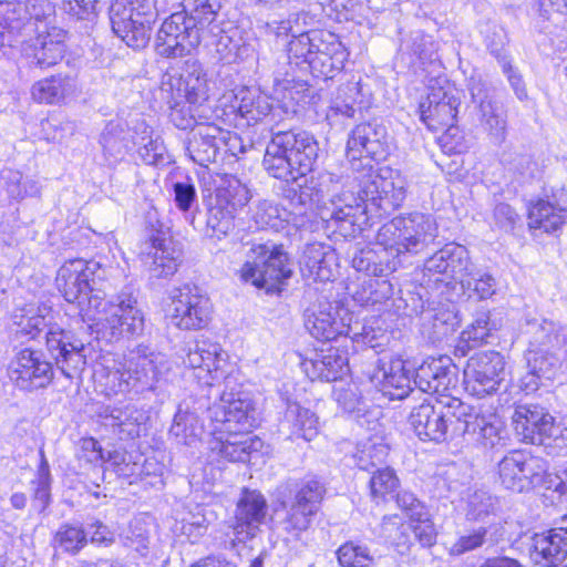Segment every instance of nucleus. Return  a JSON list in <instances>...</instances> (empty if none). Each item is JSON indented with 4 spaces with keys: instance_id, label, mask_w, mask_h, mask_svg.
I'll return each instance as SVG.
<instances>
[{
    "instance_id": "1",
    "label": "nucleus",
    "mask_w": 567,
    "mask_h": 567,
    "mask_svg": "<svg viewBox=\"0 0 567 567\" xmlns=\"http://www.w3.org/2000/svg\"><path fill=\"white\" fill-rule=\"evenodd\" d=\"M389 153L386 127L379 123L357 125L347 142L351 178L358 195L364 202L351 205L347 198L336 197L329 220L340 226L343 234H351L355 226L371 218H381L400 208L406 198V181L390 167L377 168L372 161L384 159Z\"/></svg>"
},
{
    "instance_id": "2",
    "label": "nucleus",
    "mask_w": 567,
    "mask_h": 567,
    "mask_svg": "<svg viewBox=\"0 0 567 567\" xmlns=\"http://www.w3.org/2000/svg\"><path fill=\"white\" fill-rule=\"evenodd\" d=\"M105 269L84 259L65 261L58 270L56 288L69 303H75L83 321L110 340L138 337L145 328L143 311L132 292L122 291L105 300L101 290Z\"/></svg>"
},
{
    "instance_id": "3",
    "label": "nucleus",
    "mask_w": 567,
    "mask_h": 567,
    "mask_svg": "<svg viewBox=\"0 0 567 567\" xmlns=\"http://www.w3.org/2000/svg\"><path fill=\"white\" fill-rule=\"evenodd\" d=\"M458 369L447 355L432 358L423 362L414 371V384L422 392L439 394L437 405L429 400L413 408L409 422L415 434L423 441L442 442L446 439L447 429L452 430L465 416L468 404L458 398L447 394L458 382Z\"/></svg>"
},
{
    "instance_id": "4",
    "label": "nucleus",
    "mask_w": 567,
    "mask_h": 567,
    "mask_svg": "<svg viewBox=\"0 0 567 567\" xmlns=\"http://www.w3.org/2000/svg\"><path fill=\"white\" fill-rule=\"evenodd\" d=\"M28 6L19 0H0V38L11 48H20L31 65L41 69L56 64L65 53V33L53 29L48 35L32 38L34 23L28 16Z\"/></svg>"
},
{
    "instance_id": "5",
    "label": "nucleus",
    "mask_w": 567,
    "mask_h": 567,
    "mask_svg": "<svg viewBox=\"0 0 567 567\" xmlns=\"http://www.w3.org/2000/svg\"><path fill=\"white\" fill-rule=\"evenodd\" d=\"M326 493V483L313 474L281 486L278 501L286 511V516L280 522L282 529L293 538H299L320 511Z\"/></svg>"
},
{
    "instance_id": "6",
    "label": "nucleus",
    "mask_w": 567,
    "mask_h": 567,
    "mask_svg": "<svg viewBox=\"0 0 567 567\" xmlns=\"http://www.w3.org/2000/svg\"><path fill=\"white\" fill-rule=\"evenodd\" d=\"M246 260L240 278L267 293H277L292 275L288 254L271 241L252 240L244 244Z\"/></svg>"
},
{
    "instance_id": "7",
    "label": "nucleus",
    "mask_w": 567,
    "mask_h": 567,
    "mask_svg": "<svg viewBox=\"0 0 567 567\" xmlns=\"http://www.w3.org/2000/svg\"><path fill=\"white\" fill-rule=\"evenodd\" d=\"M155 353L144 344L128 349L122 359L103 369V386L107 396L140 393L151 389L156 378Z\"/></svg>"
},
{
    "instance_id": "8",
    "label": "nucleus",
    "mask_w": 567,
    "mask_h": 567,
    "mask_svg": "<svg viewBox=\"0 0 567 567\" xmlns=\"http://www.w3.org/2000/svg\"><path fill=\"white\" fill-rule=\"evenodd\" d=\"M437 237L434 219L421 213L398 216L380 227L375 243L389 249L398 260L401 254H419L425 250Z\"/></svg>"
},
{
    "instance_id": "9",
    "label": "nucleus",
    "mask_w": 567,
    "mask_h": 567,
    "mask_svg": "<svg viewBox=\"0 0 567 567\" xmlns=\"http://www.w3.org/2000/svg\"><path fill=\"white\" fill-rule=\"evenodd\" d=\"M305 327L313 338L320 341H332L340 336H347L354 342L369 348L379 346L374 342L375 333L372 329L361 327V331H358L359 323L357 322L353 327L350 322H346L338 307L326 298H317L316 302L305 310Z\"/></svg>"
},
{
    "instance_id": "10",
    "label": "nucleus",
    "mask_w": 567,
    "mask_h": 567,
    "mask_svg": "<svg viewBox=\"0 0 567 567\" xmlns=\"http://www.w3.org/2000/svg\"><path fill=\"white\" fill-rule=\"evenodd\" d=\"M156 17L155 0H115L110 8L113 32L135 50L147 45Z\"/></svg>"
},
{
    "instance_id": "11",
    "label": "nucleus",
    "mask_w": 567,
    "mask_h": 567,
    "mask_svg": "<svg viewBox=\"0 0 567 567\" xmlns=\"http://www.w3.org/2000/svg\"><path fill=\"white\" fill-rule=\"evenodd\" d=\"M199 17L179 11L165 19L156 35L157 54L168 59L189 54L199 44L206 29L200 25Z\"/></svg>"
},
{
    "instance_id": "12",
    "label": "nucleus",
    "mask_w": 567,
    "mask_h": 567,
    "mask_svg": "<svg viewBox=\"0 0 567 567\" xmlns=\"http://www.w3.org/2000/svg\"><path fill=\"white\" fill-rule=\"evenodd\" d=\"M461 100L455 87H432L426 99L420 103V118L432 131L446 128L442 136L443 147L449 152L460 151V142L449 146V138L455 137L457 127L454 126Z\"/></svg>"
},
{
    "instance_id": "13",
    "label": "nucleus",
    "mask_w": 567,
    "mask_h": 567,
    "mask_svg": "<svg viewBox=\"0 0 567 567\" xmlns=\"http://www.w3.org/2000/svg\"><path fill=\"white\" fill-rule=\"evenodd\" d=\"M468 91L482 128L493 145L501 146L507 137V113L495 100V89L481 76H471Z\"/></svg>"
},
{
    "instance_id": "14",
    "label": "nucleus",
    "mask_w": 567,
    "mask_h": 567,
    "mask_svg": "<svg viewBox=\"0 0 567 567\" xmlns=\"http://www.w3.org/2000/svg\"><path fill=\"white\" fill-rule=\"evenodd\" d=\"M171 322L183 330H198L210 321L212 302L196 285L185 284L171 292Z\"/></svg>"
},
{
    "instance_id": "15",
    "label": "nucleus",
    "mask_w": 567,
    "mask_h": 567,
    "mask_svg": "<svg viewBox=\"0 0 567 567\" xmlns=\"http://www.w3.org/2000/svg\"><path fill=\"white\" fill-rule=\"evenodd\" d=\"M146 225L150 230L146 245L151 249L147 254L153 257L148 268L151 277L168 278L177 271L182 250L173 240L169 228L158 219L156 209L147 213Z\"/></svg>"
},
{
    "instance_id": "16",
    "label": "nucleus",
    "mask_w": 567,
    "mask_h": 567,
    "mask_svg": "<svg viewBox=\"0 0 567 567\" xmlns=\"http://www.w3.org/2000/svg\"><path fill=\"white\" fill-rule=\"evenodd\" d=\"M505 360L497 351L472 355L464 368V386L468 394L484 398L495 393L504 379Z\"/></svg>"
},
{
    "instance_id": "17",
    "label": "nucleus",
    "mask_w": 567,
    "mask_h": 567,
    "mask_svg": "<svg viewBox=\"0 0 567 567\" xmlns=\"http://www.w3.org/2000/svg\"><path fill=\"white\" fill-rule=\"evenodd\" d=\"M255 409L251 401L243 392H227L224 390L219 394V402L208 408V415L213 422L219 423L220 427L215 430H225L248 432L256 422L254 416Z\"/></svg>"
},
{
    "instance_id": "18",
    "label": "nucleus",
    "mask_w": 567,
    "mask_h": 567,
    "mask_svg": "<svg viewBox=\"0 0 567 567\" xmlns=\"http://www.w3.org/2000/svg\"><path fill=\"white\" fill-rule=\"evenodd\" d=\"M465 416L452 430V435H461L467 444L493 449L504 439V424L496 414H484L468 404Z\"/></svg>"
},
{
    "instance_id": "19",
    "label": "nucleus",
    "mask_w": 567,
    "mask_h": 567,
    "mask_svg": "<svg viewBox=\"0 0 567 567\" xmlns=\"http://www.w3.org/2000/svg\"><path fill=\"white\" fill-rule=\"evenodd\" d=\"M473 261L468 250L458 244H446L429 257L423 265V278L432 281V276H437L433 281L461 282L464 276L472 269Z\"/></svg>"
},
{
    "instance_id": "20",
    "label": "nucleus",
    "mask_w": 567,
    "mask_h": 567,
    "mask_svg": "<svg viewBox=\"0 0 567 567\" xmlns=\"http://www.w3.org/2000/svg\"><path fill=\"white\" fill-rule=\"evenodd\" d=\"M516 436L527 443L545 444L546 439L557 435L554 416L537 403H520L512 415Z\"/></svg>"
},
{
    "instance_id": "21",
    "label": "nucleus",
    "mask_w": 567,
    "mask_h": 567,
    "mask_svg": "<svg viewBox=\"0 0 567 567\" xmlns=\"http://www.w3.org/2000/svg\"><path fill=\"white\" fill-rule=\"evenodd\" d=\"M42 353L30 348L17 352L9 368V377L25 391L44 388L53 378L52 364L42 359Z\"/></svg>"
},
{
    "instance_id": "22",
    "label": "nucleus",
    "mask_w": 567,
    "mask_h": 567,
    "mask_svg": "<svg viewBox=\"0 0 567 567\" xmlns=\"http://www.w3.org/2000/svg\"><path fill=\"white\" fill-rule=\"evenodd\" d=\"M45 339L47 349L63 375L71 379L84 368V343L72 331L51 327Z\"/></svg>"
},
{
    "instance_id": "23",
    "label": "nucleus",
    "mask_w": 567,
    "mask_h": 567,
    "mask_svg": "<svg viewBox=\"0 0 567 567\" xmlns=\"http://www.w3.org/2000/svg\"><path fill=\"white\" fill-rule=\"evenodd\" d=\"M238 140L237 134H231L215 124H198L190 131L186 152L194 163L206 167L216 161L221 145Z\"/></svg>"
},
{
    "instance_id": "24",
    "label": "nucleus",
    "mask_w": 567,
    "mask_h": 567,
    "mask_svg": "<svg viewBox=\"0 0 567 567\" xmlns=\"http://www.w3.org/2000/svg\"><path fill=\"white\" fill-rule=\"evenodd\" d=\"M99 417L101 426L122 441L138 437L148 420L146 411L133 403L106 405L101 409Z\"/></svg>"
},
{
    "instance_id": "25",
    "label": "nucleus",
    "mask_w": 567,
    "mask_h": 567,
    "mask_svg": "<svg viewBox=\"0 0 567 567\" xmlns=\"http://www.w3.org/2000/svg\"><path fill=\"white\" fill-rule=\"evenodd\" d=\"M262 441L248 432L215 430L208 442L213 455L229 462H249L254 453L260 452Z\"/></svg>"
},
{
    "instance_id": "26",
    "label": "nucleus",
    "mask_w": 567,
    "mask_h": 567,
    "mask_svg": "<svg viewBox=\"0 0 567 567\" xmlns=\"http://www.w3.org/2000/svg\"><path fill=\"white\" fill-rule=\"evenodd\" d=\"M536 468L542 470L540 460L513 451L498 462V480L505 488L522 493L538 481Z\"/></svg>"
},
{
    "instance_id": "27",
    "label": "nucleus",
    "mask_w": 567,
    "mask_h": 567,
    "mask_svg": "<svg viewBox=\"0 0 567 567\" xmlns=\"http://www.w3.org/2000/svg\"><path fill=\"white\" fill-rule=\"evenodd\" d=\"M303 182L301 183L309 196L311 197L313 204H320L323 203L324 198L329 195H331L330 203L331 207H326L321 212V218L327 221L329 228H333V231H339L342 236H353L358 230L362 229V225L360 224L355 226V230L351 234H343L341 231L340 226H338L336 223H332V220H329V214L327 215L326 212L333 209V199L338 196H341L343 198H347V202L351 205L361 204L364 206V202L358 196L355 198L352 194H331L336 186L339 184H342V176L338 175L336 173L331 172H321L317 175H311L310 177H301Z\"/></svg>"
},
{
    "instance_id": "28",
    "label": "nucleus",
    "mask_w": 567,
    "mask_h": 567,
    "mask_svg": "<svg viewBox=\"0 0 567 567\" xmlns=\"http://www.w3.org/2000/svg\"><path fill=\"white\" fill-rule=\"evenodd\" d=\"M282 143V148L288 154L297 169V174L305 177L312 172L319 156V143L315 136L306 131L289 130L275 132Z\"/></svg>"
},
{
    "instance_id": "29",
    "label": "nucleus",
    "mask_w": 567,
    "mask_h": 567,
    "mask_svg": "<svg viewBox=\"0 0 567 567\" xmlns=\"http://www.w3.org/2000/svg\"><path fill=\"white\" fill-rule=\"evenodd\" d=\"M226 353L220 346L209 340H197L189 347L184 364L197 370L196 378L212 386L219 378V370L226 363Z\"/></svg>"
},
{
    "instance_id": "30",
    "label": "nucleus",
    "mask_w": 567,
    "mask_h": 567,
    "mask_svg": "<svg viewBox=\"0 0 567 567\" xmlns=\"http://www.w3.org/2000/svg\"><path fill=\"white\" fill-rule=\"evenodd\" d=\"M268 512L267 501L258 491L244 489L236 508L235 533L240 542L255 537L265 523Z\"/></svg>"
},
{
    "instance_id": "31",
    "label": "nucleus",
    "mask_w": 567,
    "mask_h": 567,
    "mask_svg": "<svg viewBox=\"0 0 567 567\" xmlns=\"http://www.w3.org/2000/svg\"><path fill=\"white\" fill-rule=\"evenodd\" d=\"M530 557L536 564L558 567L567 558V527L551 528L546 533L535 534Z\"/></svg>"
},
{
    "instance_id": "32",
    "label": "nucleus",
    "mask_w": 567,
    "mask_h": 567,
    "mask_svg": "<svg viewBox=\"0 0 567 567\" xmlns=\"http://www.w3.org/2000/svg\"><path fill=\"white\" fill-rule=\"evenodd\" d=\"M372 382L380 386V391L390 399H403L411 391V379L405 364L401 359H394L389 362H382L374 371Z\"/></svg>"
},
{
    "instance_id": "33",
    "label": "nucleus",
    "mask_w": 567,
    "mask_h": 567,
    "mask_svg": "<svg viewBox=\"0 0 567 567\" xmlns=\"http://www.w3.org/2000/svg\"><path fill=\"white\" fill-rule=\"evenodd\" d=\"M333 251L321 244L308 245L300 259L302 276L315 281H330L336 275Z\"/></svg>"
},
{
    "instance_id": "34",
    "label": "nucleus",
    "mask_w": 567,
    "mask_h": 567,
    "mask_svg": "<svg viewBox=\"0 0 567 567\" xmlns=\"http://www.w3.org/2000/svg\"><path fill=\"white\" fill-rule=\"evenodd\" d=\"M76 91L75 76L56 74L35 82L31 87V95L39 103L55 104L73 96Z\"/></svg>"
},
{
    "instance_id": "35",
    "label": "nucleus",
    "mask_w": 567,
    "mask_h": 567,
    "mask_svg": "<svg viewBox=\"0 0 567 567\" xmlns=\"http://www.w3.org/2000/svg\"><path fill=\"white\" fill-rule=\"evenodd\" d=\"M398 265L399 260H395L389 249L378 243L377 248H361L352 257V267L357 271L374 277H383L393 272Z\"/></svg>"
},
{
    "instance_id": "36",
    "label": "nucleus",
    "mask_w": 567,
    "mask_h": 567,
    "mask_svg": "<svg viewBox=\"0 0 567 567\" xmlns=\"http://www.w3.org/2000/svg\"><path fill=\"white\" fill-rule=\"evenodd\" d=\"M529 326L532 333L529 343L532 347H538V349L567 358V327L547 319L540 322H532Z\"/></svg>"
},
{
    "instance_id": "37",
    "label": "nucleus",
    "mask_w": 567,
    "mask_h": 567,
    "mask_svg": "<svg viewBox=\"0 0 567 567\" xmlns=\"http://www.w3.org/2000/svg\"><path fill=\"white\" fill-rule=\"evenodd\" d=\"M306 374L311 380L337 381L348 370L346 355L330 349L327 353H316L302 362Z\"/></svg>"
},
{
    "instance_id": "38",
    "label": "nucleus",
    "mask_w": 567,
    "mask_h": 567,
    "mask_svg": "<svg viewBox=\"0 0 567 567\" xmlns=\"http://www.w3.org/2000/svg\"><path fill=\"white\" fill-rule=\"evenodd\" d=\"M167 76L171 87L176 86L178 95H183L190 104H200L208 99L206 74L198 63L187 64L185 72L177 79L168 74Z\"/></svg>"
},
{
    "instance_id": "39",
    "label": "nucleus",
    "mask_w": 567,
    "mask_h": 567,
    "mask_svg": "<svg viewBox=\"0 0 567 567\" xmlns=\"http://www.w3.org/2000/svg\"><path fill=\"white\" fill-rule=\"evenodd\" d=\"M280 426L289 432L290 437L311 441L318 431V419L309 409L296 402H289L281 420Z\"/></svg>"
},
{
    "instance_id": "40",
    "label": "nucleus",
    "mask_w": 567,
    "mask_h": 567,
    "mask_svg": "<svg viewBox=\"0 0 567 567\" xmlns=\"http://www.w3.org/2000/svg\"><path fill=\"white\" fill-rule=\"evenodd\" d=\"M50 311L51 308L44 303H27L17 308L12 316L16 333L29 339L37 338L47 328L45 318Z\"/></svg>"
},
{
    "instance_id": "41",
    "label": "nucleus",
    "mask_w": 567,
    "mask_h": 567,
    "mask_svg": "<svg viewBox=\"0 0 567 567\" xmlns=\"http://www.w3.org/2000/svg\"><path fill=\"white\" fill-rule=\"evenodd\" d=\"M402 56H409V65L413 68H424L427 63L432 64L437 60L436 43L431 35L416 30L411 32L409 38L402 42Z\"/></svg>"
},
{
    "instance_id": "42",
    "label": "nucleus",
    "mask_w": 567,
    "mask_h": 567,
    "mask_svg": "<svg viewBox=\"0 0 567 567\" xmlns=\"http://www.w3.org/2000/svg\"><path fill=\"white\" fill-rule=\"evenodd\" d=\"M262 165L275 178L286 182H298L301 178L275 133L266 147Z\"/></svg>"
},
{
    "instance_id": "43",
    "label": "nucleus",
    "mask_w": 567,
    "mask_h": 567,
    "mask_svg": "<svg viewBox=\"0 0 567 567\" xmlns=\"http://www.w3.org/2000/svg\"><path fill=\"white\" fill-rule=\"evenodd\" d=\"M100 144L105 159L110 164L116 163L122 161L131 148L130 134L121 123L111 121L101 133Z\"/></svg>"
},
{
    "instance_id": "44",
    "label": "nucleus",
    "mask_w": 567,
    "mask_h": 567,
    "mask_svg": "<svg viewBox=\"0 0 567 567\" xmlns=\"http://www.w3.org/2000/svg\"><path fill=\"white\" fill-rule=\"evenodd\" d=\"M169 433L176 439L177 443L193 445L203 434V423L198 415L190 411L188 406L179 404Z\"/></svg>"
},
{
    "instance_id": "45",
    "label": "nucleus",
    "mask_w": 567,
    "mask_h": 567,
    "mask_svg": "<svg viewBox=\"0 0 567 567\" xmlns=\"http://www.w3.org/2000/svg\"><path fill=\"white\" fill-rule=\"evenodd\" d=\"M565 209L544 199L535 203L528 213V226L533 229H542L545 233L556 231L565 223Z\"/></svg>"
},
{
    "instance_id": "46",
    "label": "nucleus",
    "mask_w": 567,
    "mask_h": 567,
    "mask_svg": "<svg viewBox=\"0 0 567 567\" xmlns=\"http://www.w3.org/2000/svg\"><path fill=\"white\" fill-rule=\"evenodd\" d=\"M525 359L533 379L544 378L546 380H551L559 370L564 358L558 353L538 349V347H532L529 343V347L525 352Z\"/></svg>"
},
{
    "instance_id": "47",
    "label": "nucleus",
    "mask_w": 567,
    "mask_h": 567,
    "mask_svg": "<svg viewBox=\"0 0 567 567\" xmlns=\"http://www.w3.org/2000/svg\"><path fill=\"white\" fill-rule=\"evenodd\" d=\"M460 286L468 298L488 299L496 292V279L487 271L473 264L472 269L464 276Z\"/></svg>"
},
{
    "instance_id": "48",
    "label": "nucleus",
    "mask_w": 567,
    "mask_h": 567,
    "mask_svg": "<svg viewBox=\"0 0 567 567\" xmlns=\"http://www.w3.org/2000/svg\"><path fill=\"white\" fill-rule=\"evenodd\" d=\"M289 213L271 200H260L251 213V220L257 229L279 230L289 221Z\"/></svg>"
},
{
    "instance_id": "49",
    "label": "nucleus",
    "mask_w": 567,
    "mask_h": 567,
    "mask_svg": "<svg viewBox=\"0 0 567 567\" xmlns=\"http://www.w3.org/2000/svg\"><path fill=\"white\" fill-rule=\"evenodd\" d=\"M2 181L8 195L13 199L21 200L25 197H38L41 194L40 182L33 177H24L19 171H3Z\"/></svg>"
},
{
    "instance_id": "50",
    "label": "nucleus",
    "mask_w": 567,
    "mask_h": 567,
    "mask_svg": "<svg viewBox=\"0 0 567 567\" xmlns=\"http://www.w3.org/2000/svg\"><path fill=\"white\" fill-rule=\"evenodd\" d=\"M235 216L236 213L210 199L206 216L209 236L220 239L229 235L235 229Z\"/></svg>"
},
{
    "instance_id": "51",
    "label": "nucleus",
    "mask_w": 567,
    "mask_h": 567,
    "mask_svg": "<svg viewBox=\"0 0 567 567\" xmlns=\"http://www.w3.org/2000/svg\"><path fill=\"white\" fill-rule=\"evenodd\" d=\"M210 199L237 213L239 208L248 204L250 195L249 189L244 184L238 179H233L226 186L218 187Z\"/></svg>"
},
{
    "instance_id": "52",
    "label": "nucleus",
    "mask_w": 567,
    "mask_h": 567,
    "mask_svg": "<svg viewBox=\"0 0 567 567\" xmlns=\"http://www.w3.org/2000/svg\"><path fill=\"white\" fill-rule=\"evenodd\" d=\"M23 6L29 7L28 16L30 21L34 23L32 38H35L39 33L48 35V32H53V29H56L51 27L55 7L50 0H24Z\"/></svg>"
},
{
    "instance_id": "53",
    "label": "nucleus",
    "mask_w": 567,
    "mask_h": 567,
    "mask_svg": "<svg viewBox=\"0 0 567 567\" xmlns=\"http://www.w3.org/2000/svg\"><path fill=\"white\" fill-rule=\"evenodd\" d=\"M400 485V481L391 467H382L372 471L369 481L370 494L375 502L385 501L392 496Z\"/></svg>"
},
{
    "instance_id": "54",
    "label": "nucleus",
    "mask_w": 567,
    "mask_h": 567,
    "mask_svg": "<svg viewBox=\"0 0 567 567\" xmlns=\"http://www.w3.org/2000/svg\"><path fill=\"white\" fill-rule=\"evenodd\" d=\"M55 548L72 555L78 554L86 544V532L81 526L62 524L53 537Z\"/></svg>"
},
{
    "instance_id": "55",
    "label": "nucleus",
    "mask_w": 567,
    "mask_h": 567,
    "mask_svg": "<svg viewBox=\"0 0 567 567\" xmlns=\"http://www.w3.org/2000/svg\"><path fill=\"white\" fill-rule=\"evenodd\" d=\"M236 105L234 107L248 121H259L261 116L268 114L269 105L256 96V92L249 89H241L236 95Z\"/></svg>"
},
{
    "instance_id": "56",
    "label": "nucleus",
    "mask_w": 567,
    "mask_h": 567,
    "mask_svg": "<svg viewBox=\"0 0 567 567\" xmlns=\"http://www.w3.org/2000/svg\"><path fill=\"white\" fill-rule=\"evenodd\" d=\"M313 55H334V60L348 59V52L338 35L327 30H311Z\"/></svg>"
},
{
    "instance_id": "57",
    "label": "nucleus",
    "mask_w": 567,
    "mask_h": 567,
    "mask_svg": "<svg viewBox=\"0 0 567 567\" xmlns=\"http://www.w3.org/2000/svg\"><path fill=\"white\" fill-rule=\"evenodd\" d=\"M337 559L341 567H369L372 563L368 546L352 540L338 548Z\"/></svg>"
},
{
    "instance_id": "58",
    "label": "nucleus",
    "mask_w": 567,
    "mask_h": 567,
    "mask_svg": "<svg viewBox=\"0 0 567 567\" xmlns=\"http://www.w3.org/2000/svg\"><path fill=\"white\" fill-rule=\"evenodd\" d=\"M498 328L499 323L491 318V312L482 310L476 312L474 320L462 332V337L476 343L487 342V338Z\"/></svg>"
},
{
    "instance_id": "59",
    "label": "nucleus",
    "mask_w": 567,
    "mask_h": 567,
    "mask_svg": "<svg viewBox=\"0 0 567 567\" xmlns=\"http://www.w3.org/2000/svg\"><path fill=\"white\" fill-rule=\"evenodd\" d=\"M40 455L41 461L38 467L37 478L32 481V484L35 485L33 494L35 506L40 512H43L51 501L50 488L52 478L49 463L42 451L40 452Z\"/></svg>"
},
{
    "instance_id": "60",
    "label": "nucleus",
    "mask_w": 567,
    "mask_h": 567,
    "mask_svg": "<svg viewBox=\"0 0 567 567\" xmlns=\"http://www.w3.org/2000/svg\"><path fill=\"white\" fill-rule=\"evenodd\" d=\"M496 508L497 498L486 491L478 489L468 497L466 516L472 520H483L495 514Z\"/></svg>"
},
{
    "instance_id": "61",
    "label": "nucleus",
    "mask_w": 567,
    "mask_h": 567,
    "mask_svg": "<svg viewBox=\"0 0 567 567\" xmlns=\"http://www.w3.org/2000/svg\"><path fill=\"white\" fill-rule=\"evenodd\" d=\"M388 456V447L383 444H364L353 455L355 465L363 471L372 472L380 468Z\"/></svg>"
},
{
    "instance_id": "62",
    "label": "nucleus",
    "mask_w": 567,
    "mask_h": 567,
    "mask_svg": "<svg viewBox=\"0 0 567 567\" xmlns=\"http://www.w3.org/2000/svg\"><path fill=\"white\" fill-rule=\"evenodd\" d=\"M287 52L290 61L296 60V64L302 62L309 65V60L313 55L311 30L301 29V32L297 33L288 43Z\"/></svg>"
},
{
    "instance_id": "63",
    "label": "nucleus",
    "mask_w": 567,
    "mask_h": 567,
    "mask_svg": "<svg viewBox=\"0 0 567 567\" xmlns=\"http://www.w3.org/2000/svg\"><path fill=\"white\" fill-rule=\"evenodd\" d=\"M333 399L338 406L347 413L361 410L363 400L357 384H341L333 389Z\"/></svg>"
},
{
    "instance_id": "64",
    "label": "nucleus",
    "mask_w": 567,
    "mask_h": 567,
    "mask_svg": "<svg viewBox=\"0 0 567 567\" xmlns=\"http://www.w3.org/2000/svg\"><path fill=\"white\" fill-rule=\"evenodd\" d=\"M486 534L487 529L485 527H478L466 534L460 535L449 548L450 555L461 556L467 551L482 547L485 543Z\"/></svg>"
}]
</instances>
